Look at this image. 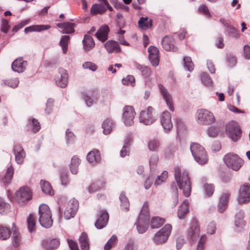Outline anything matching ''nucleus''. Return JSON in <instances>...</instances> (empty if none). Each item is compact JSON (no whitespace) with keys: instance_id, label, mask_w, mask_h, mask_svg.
Segmentation results:
<instances>
[{"instance_id":"23","label":"nucleus","mask_w":250,"mask_h":250,"mask_svg":"<svg viewBox=\"0 0 250 250\" xmlns=\"http://www.w3.org/2000/svg\"><path fill=\"white\" fill-rule=\"evenodd\" d=\"M109 31V27L107 25H104L98 30L95 35L99 40L104 42L107 39Z\"/></svg>"},{"instance_id":"62","label":"nucleus","mask_w":250,"mask_h":250,"mask_svg":"<svg viewBox=\"0 0 250 250\" xmlns=\"http://www.w3.org/2000/svg\"><path fill=\"white\" fill-rule=\"evenodd\" d=\"M206 240V236L205 235H202L201 236L200 239L198 242L197 250H204V244Z\"/></svg>"},{"instance_id":"34","label":"nucleus","mask_w":250,"mask_h":250,"mask_svg":"<svg viewBox=\"0 0 250 250\" xmlns=\"http://www.w3.org/2000/svg\"><path fill=\"white\" fill-rule=\"evenodd\" d=\"M244 212L241 210L235 215V225L237 227L242 228L245 226L246 221L244 219Z\"/></svg>"},{"instance_id":"14","label":"nucleus","mask_w":250,"mask_h":250,"mask_svg":"<svg viewBox=\"0 0 250 250\" xmlns=\"http://www.w3.org/2000/svg\"><path fill=\"white\" fill-rule=\"evenodd\" d=\"M68 75L67 71L63 68L58 69V73L56 75L55 81L56 84L62 88L65 87L68 83Z\"/></svg>"},{"instance_id":"17","label":"nucleus","mask_w":250,"mask_h":250,"mask_svg":"<svg viewBox=\"0 0 250 250\" xmlns=\"http://www.w3.org/2000/svg\"><path fill=\"white\" fill-rule=\"evenodd\" d=\"M148 58L152 65L157 66L159 63V50L154 46L151 45L148 48Z\"/></svg>"},{"instance_id":"59","label":"nucleus","mask_w":250,"mask_h":250,"mask_svg":"<svg viewBox=\"0 0 250 250\" xmlns=\"http://www.w3.org/2000/svg\"><path fill=\"white\" fill-rule=\"evenodd\" d=\"M158 161V156L154 154L151 156L149 159V165L150 169H154Z\"/></svg>"},{"instance_id":"24","label":"nucleus","mask_w":250,"mask_h":250,"mask_svg":"<svg viewBox=\"0 0 250 250\" xmlns=\"http://www.w3.org/2000/svg\"><path fill=\"white\" fill-rule=\"evenodd\" d=\"M87 161L92 165H96L101 160L99 151L97 149H94L90 151L87 155Z\"/></svg>"},{"instance_id":"2","label":"nucleus","mask_w":250,"mask_h":250,"mask_svg":"<svg viewBox=\"0 0 250 250\" xmlns=\"http://www.w3.org/2000/svg\"><path fill=\"white\" fill-rule=\"evenodd\" d=\"M149 212L148 203H144L138 220L135 225L139 233H143L146 231L148 228V221L149 219Z\"/></svg>"},{"instance_id":"15","label":"nucleus","mask_w":250,"mask_h":250,"mask_svg":"<svg viewBox=\"0 0 250 250\" xmlns=\"http://www.w3.org/2000/svg\"><path fill=\"white\" fill-rule=\"evenodd\" d=\"M123 120L127 126L131 125L133 123L135 111L131 106H125L123 109Z\"/></svg>"},{"instance_id":"48","label":"nucleus","mask_w":250,"mask_h":250,"mask_svg":"<svg viewBox=\"0 0 250 250\" xmlns=\"http://www.w3.org/2000/svg\"><path fill=\"white\" fill-rule=\"evenodd\" d=\"M11 235L10 229L6 228L0 226V239L6 240Z\"/></svg>"},{"instance_id":"3","label":"nucleus","mask_w":250,"mask_h":250,"mask_svg":"<svg viewBox=\"0 0 250 250\" xmlns=\"http://www.w3.org/2000/svg\"><path fill=\"white\" fill-rule=\"evenodd\" d=\"M39 221L41 225L45 228H50L53 224L52 213L49 207L42 204L39 207Z\"/></svg>"},{"instance_id":"57","label":"nucleus","mask_w":250,"mask_h":250,"mask_svg":"<svg viewBox=\"0 0 250 250\" xmlns=\"http://www.w3.org/2000/svg\"><path fill=\"white\" fill-rule=\"evenodd\" d=\"M204 189L206 191V195L208 196H210L212 195L214 191V187L213 185L210 184H205Z\"/></svg>"},{"instance_id":"43","label":"nucleus","mask_w":250,"mask_h":250,"mask_svg":"<svg viewBox=\"0 0 250 250\" xmlns=\"http://www.w3.org/2000/svg\"><path fill=\"white\" fill-rule=\"evenodd\" d=\"M113 122L110 119L105 120L103 124L102 128H103V132L104 134H108L112 129Z\"/></svg>"},{"instance_id":"31","label":"nucleus","mask_w":250,"mask_h":250,"mask_svg":"<svg viewBox=\"0 0 250 250\" xmlns=\"http://www.w3.org/2000/svg\"><path fill=\"white\" fill-rule=\"evenodd\" d=\"M229 194L224 193L221 196L218 206V209L219 212H223L227 208Z\"/></svg>"},{"instance_id":"22","label":"nucleus","mask_w":250,"mask_h":250,"mask_svg":"<svg viewBox=\"0 0 250 250\" xmlns=\"http://www.w3.org/2000/svg\"><path fill=\"white\" fill-rule=\"evenodd\" d=\"M108 219V214L105 211H103L95 222V226L98 229H102L106 226Z\"/></svg>"},{"instance_id":"13","label":"nucleus","mask_w":250,"mask_h":250,"mask_svg":"<svg viewBox=\"0 0 250 250\" xmlns=\"http://www.w3.org/2000/svg\"><path fill=\"white\" fill-rule=\"evenodd\" d=\"M158 86L159 92L163 99L166 102V103L169 110L171 111H173L174 110V108L173 104V99L171 94L167 89L162 84L159 83L158 84Z\"/></svg>"},{"instance_id":"4","label":"nucleus","mask_w":250,"mask_h":250,"mask_svg":"<svg viewBox=\"0 0 250 250\" xmlns=\"http://www.w3.org/2000/svg\"><path fill=\"white\" fill-rule=\"evenodd\" d=\"M190 151L195 160L200 165L206 164L208 157L205 148L199 144L193 143L190 145Z\"/></svg>"},{"instance_id":"51","label":"nucleus","mask_w":250,"mask_h":250,"mask_svg":"<svg viewBox=\"0 0 250 250\" xmlns=\"http://www.w3.org/2000/svg\"><path fill=\"white\" fill-rule=\"evenodd\" d=\"M135 79L132 75H127L125 78L123 79L122 83L124 85H130L132 86H134Z\"/></svg>"},{"instance_id":"46","label":"nucleus","mask_w":250,"mask_h":250,"mask_svg":"<svg viewBox=\"0 0 250 250\" xmlns=\"http://www.w3.org/2000/svg\"><path fill=\"white\" fill-rule=\"evenodd\" d=\"M27 228L29 232L36 230L35 218L33 214H30L27 219Z\"/></svg>"},{"instance_id":"55","label":"nucleus","mask_w":250,"mask_h":250,"mask_svg":"<svg viewBox=\"0 0 250 250\" xmlns=\"http://www.w3.org/2000/svg\"><path fill=\"white\" fill-rule=\"evenodd\" d=\"M66 143L69 145L72 144L75 142V136L73 133L67 129L66 131Z\"/></svg>"},{"instance_id":"52","label":"nucleus","mask_w":250,"mask_h":250,"mask_svg":"<svg viewBox=\"0 0 250 250\" xmlns=\"http://www.w3.org/2000/svg\"><path fill=\"white\" fill-rule=\"evenodd\" d=\"M201 80L203 83L207 86H210L212 81L207 73H202L201 74Z\"/></svg>"},{"instance_id":"33","label":"nucleus","mask_w":250,"mask_h":250,"mask_svg":"<svg viewBox=\"0 0 250 250\" xmlns=\"http://www.w3.org/2000/svg\"><path fill=\"white\" fill-rule=\"evenodd\" d=\"M83 44L84 49L85 51H89L94 47L95 42L93 39L88 35H85L83 41Z\"/></svg>"},{"instance_id":"8","label":"nucleus","mask_w":250,"mask_h":250,"mask_svg":"<svg viewBox=\"0 0 250 250\" xmlns=\"http://www.w3.org/2000/svg\"><path fill=\"white\" fill-rule=\"evenodd\" d=\"M171 229V225L169 224H166L155 234L153 238L154 242L158 244L166 242L170 235Z\"/></svg>"},{"instance_id":"7","label":"nucleus","mask_w":250,"mask_h":250,"mask_svg":"<svg viewBox=\"0 0 250 250\" xmlns=\"http://www.w3.org/2000/svg\"><path fill=\"white\" fill-rule=\"evenodd\" d=\"M157 118V114L151 106L142 110L140 114V121L146 125H150L154 122Z\"/></svg>"},{"instance_id":"56","label":"nucleus","mask_w":250,"mask_h":250,"mask_svg":"<svg viewBox=\"0 0 250 250\" xmlns=\"http://www.w3.org/2000/svg\"><path fill=\"white\" fill-rule=\"evenodd\" d=\"M148 146L150 150L156 151L160 146V143L158 140H152L149 141Z\"/></svg>"},{"instance_id":"58","label":"nucleus","mask_w":250,"mask_h":250,"mask_svg":"<svg viewBox=\"0 0 250 250\" xmlns=\"http://www.w3.org/2000/svg\"><path fill=\"white\" fill-rule=\"evenodd\" d=\"M83 97L87 106L90 107L94 104V100L87 93H83Z\"/></svg>"},{"instance_id":"61","label":"nucleus","mask_w":250,"mask_h":250,"mask_svg":"<svg viewBox=\"0 0 250 250\" xmlns=\"http://www.w3.org/2000/svg\"><path fill=\"white\" fill-rule=\"evenodd\" d=\"M53 104L54 100L52 99H49L46 102V107L45 109V112L46 114H49L51 112L53 107Z\"/></svg>"},{"instance_id":"16","label":"nucleus","mask_w":250,"mask_h":250,"mask_svg":"<svg viewBox=\"0 0 250 250\" xmlns=\"http://www.w3.org/2000/svg\"><path fill=\"white\" fill-rule=\"evenodd\" d=\"M238 200L240 204L247 203L250 201V185L246 184L241 187Z\"/></svg>"},{"instance_id":"32","label":"nucleus","mask_w":250,"mask_h":250,"mask_svg":"<svg viewBox=\"0 0 250 250\" xmlns=\"http://www.w3.org/2000/svg\"><path fill=\"white\" fill-rule=\"evenodd\" d=\"M12 230L13 231V235L12 236V244L15 247H18L21 242V236L20 233L17 230L14 223H13Z\"/></svg>"},{"instance_id":"30","label":"nucleus","mask_w":250,"mask_h":250,"mask_svg":"<svg viewBox=\"0 0 250 250\" xmlns=\"http://www.w3.org/2000/svg\"><path fill=\"white\" fill-rule=\"evenodd\" d=\"M139 27L144 30H146L151 28L152 26V21L147 17H141L138 22Z\"/></svg>"},{"instance_id":"49","label":"nucleus","mask_w":250,"mask_h":250,"mask_svg":"<svg viewBox=\"0 0 250 250\" xmlns=\"http://www.w3.org/2000/svg\"><path fill=\"white\" fill-rule=\"evenodd\" d=\"M184 62V67L189 71L191 72L193 70L194 64L192 62L191 59L189 57H186L183 59Z\"/></svg>"},{"instance_id":"63","label":"nucleus","mask_w":250,"mask_h":250,"mask_svg":"<svg viewBox=\"0 0 250 250\" xmlns=\"http://www.w3.org/2000/svg\"><path fill=\"white\" fill-rule=\"evenodd\" d=\"M83 66L84 68L89 69L92 71H94L97 69L96 65L91 62H85L83 64Z\"/></svg>"},{"instance_id":"38","label":"nucleus","mask_w":250,"mask_h":250,"mask_svg":"<svg viewBox=\"0 0 250 250\" xmlns=\"http://www.w3.org/2000/svg\"><path fill=\"white\" fill-rule=\"evenodd\" d=\"M135 67L140 70L142 74L146 78L148 77L151 74V71L148 67L141 65L138 62H135L134 63Z\"/></svg>"},{"instance_id":"42","label":"nucleus","mask_w":250,"mask_h":250,"mask_svg":"<svg viewBox=\"0 0 250 250\" xmlns=\"http://www.w3.org/2000/svg\"><path fill=\"white\" fill-rule=\"evenodd\" d=\"M225 26L226 27L225 32L228 35L235 38L239 37L238 31L234 27L229 25V24H225Z\"/></svg>"},{"instance_id":"53","label":"nucleus","mask_w":250,"mask_h":250,"mask_svg":"<svg viewBox=\"0 0 250 250\" xmlns=\"http://www.w3.org/2000/svg\"><path fill=\"white\" fill-rule=\"evenodd\" d=\"M168 176V172L164 171L161 175L158 176L155 182V185L158 186L161 185L163 182H165Z\"/></svg>"},{"instance_id":"39","label":"nucleus","mask_w":250,"mask_h":250,"mask_svg":"<svg viewBox=\"0 0 250 250\" xmlns=\"http://www.w3.org/2000/svg\"><path fill=\"white\" fill-rule=\"evenodd\" d=\"M41 186L42 192L45 194L49 195H53L54 194V191L52 188L50 183L48 182L41 180Z\"/></svg>"},{"instance_id":"36","label":"nucleus","mask_w":250,"mask_h":250,"mask_svg":"<svg viewBox=\"0 0 250 250\" xmlns=\"http://www.w3.org/2000/svg\"><path fill=\"white\" fill-rule=\"evenodd\" d=\"M188 202L187 201H185L178 209L177 212L178 217L180 219H183L185 215L188 213Z\"/></svg>"},{"instance_id":"18","label":"nucleus","mask_w":250,"mask_h":250,"mask_svg":"<svg viewBox=\"0 0 250 250\" xmlns=\"http://www.w3.org/2000/svg\"><path fill=\"white\" fill-rule=\"evenodd\" d=\"M13 151L16 163L19 165H22L26 157V153L23 147L20 145H15Z\"/></svg>"},{"instance_id":"29","label":"nucleus","mask_w":250,"mask_h":250,"mask_svg":"<svg viewBox=\"0 0 250 250\" xmlns=\"http://www.w3.org/2000/svg\"><path fill=\"white\" fill-rule=\"evenodd\" d=\"M223 126L221 125H217L209 127L208 130L209 136L215 137L223 132Z\"/></svg>"},{"instance_id":"9","label":"nucleus","mask_w":250,"mask_h":250,"mask_svg":"<svg viewBox=\"0 0 250 250\" xmlns=\"http://www.w3.org/2000/svg\"><path fill=\"white\" fill-rule=\"evenodd\" d=\"M226 132L233 141H237L239 139L242 133L239 125L234 121L226 124Z\"/></svg>"},{"instance_id":"20","label":"nucleus","mask_w":250,"mask_h":250,"mask_svg":"<svg viewBox=\"0 0 250 250\" xmlns=\"http://www.w3.org/2000/svg\"><path fill=\"white\" fill-rule=\"evenodd\" d=\"M200 234V228L196 222L192 224L190 229L188 232V237L191 241H194L198 238Z\"/></svg>"},{"instance_id":"60","label":"nucleus","mask_w":250,"mask_h":250,"mask_svg":"<svg viewBox=\"0 0 250 250\" xmlns=\"http://www.w3.org/2000/svg\"><path fill=\"white\" fill-rule=\"evenodd\" d=\"M198 10L200 12H202L203 14L206 16L208 17H211V14L209 12V11L208 8V7L204 4L201 5L199 8Z\"/></svg>"},{"instance_id":"40","label":"nucleus","mask_w":250,"mask_h":250,"mask_svg":"<svg viewBox=\"0 0 250 250\" xmlns=\"http://www.w3.org/2000/svg\"><path fill=\"white\" fill-rule=\"evenodd\" d=\"M106 10L105 7L100 4H94L92 5L90 13L91 15H95L97 14H103Z\"/></svg>"},{"instance_id":"54","label":"nucleus","mask_w":250,"mask_h":250,"mask_svg":"<svg viewBox=\"0 0 250 250\" xmlns=\"http://www.w3.org/2000/svg\"><path fill=\"white\" fill-rule=\"evenodd\" d=\"M9 204L5 203L3 199L0 198V213H6L9 209Z\"/></svg>"},{"instance_id":"12","label":"nucleus","mask_w":250,"mask_h":250,"mask_svg":"<svg viewBox=\"0 0 250 250\" xmlns=\"http://www.w3.org/2000/svg\"><path fill=\"white\" fill-rule=\"evenodd\" d=\"M161 124L165 133H169L173 127L171 116L167 111H165L160 115Z\"/></svg>"},{"instance_id":"10","label":"nucleus","mask_w":250,"mask_h":250,"mask_svg":"<svg viewBox=\"0 0 250 250\" xmlns=\"http://www.w3.org/2000/svg\"><path fill=\"white\" fill-rule=\"evenodd\" d=\"M15 200L19 203L23 205L31 198V193L27 187L21 188L15 193Z\"/></svg>"},{"instance_id":"1","label":"nucleus","mask_w":250,"mask_h":250,"mask_svg":"<svg viewBox=\"0 0 250 250\" xmlns=\"http://www.w3.org/2000/svg\"><path fill=\"white\" fill-rule=\"evenodd\" d=\"M174 176L179 188L183 190L186 197H188L190 194L191 186L188 172L176 167L175 168Z\"/></svg>"},{"instance_id":"44","label":"nucleus","mask_w":250,"mask_h":250,"mask_svg":"<svg viewBox=\"0 0 250 250\" xmlns=\"http://www.w3.org/2000/svg\"><path fill=\"white\" fill-rule=\"evenodd\" d=\"M165 222V219L159 217H153L150 221V226L152 229L160 227Z\"/></svg>"},{"instance_id":"41","label":"nucleus","mask_w":250,"mask_h":250,"mask_svg":"<svg viewBox=\"0 0 250 250\" xmlns=\"http://www.w3.org/2000/svg\"><path fill=\"white\" fill-rule=\"evenodd\" d=\"M119 199L122 209L125 211H128L129 208V202L124 192L121 193Z\"/></svg>"},{"instance_id":"25","label":"nucleus","mask_w":250,"mask_h":250,"mask_svg":"<svg viewBox=\"0 0 250 250\" xmlns=\"http://www.w3.org/2000/svg\"><path fill=\"white\" fill-rule=\"evenodd\" d=\"M57 26L62 30V32L63 34H71L74 32V27L76 25L75 23L71 22L58 23Z\"/></svg>"},{"instance_id":"11","label":"nucleus","mask_w":250,"mask_h":250,"mask_svg":"<svg viewBox=\"0 0 250 250\" xmlns=\"http://www.w3.org/2000/svg\"><path fill=\"white\" fill-rule=\"evenodd\" d=\"M79 208L78 201L74 199L70 200L67 203V207L64 211L65 219L69 220L74 217Z\"/></svg>"},{"instance_id":"37","label":"nucleus","mask_w":250,"mask_h":250,"mask_svg":"<svg viewBox=\"0 0 250 250\" xmlns=\"http://www.w3.org/2000/svg\"><path fill=\"white\" fill-rule=\"evenodd\" d=\"M81 162L80 159L76 156H74L71 159L70 169L71 173L76 174L78 171V166Z\"/></svg>"},{"instance_id":"21","label":"nucleus","mask_w":250,"mask_h":250,"mask_svg":"<svg viewBox=\"0 0 250 250\" xmlns=\"http://www.w3.org/2000/svg\"><path fill=\"white\" fill-rule=\"evenodd\" d=\"M27 62L24 61L22 58L15 60L12 63V69L15 72L21 73L23 72L26 67Z\"/></svg>"},{"instance_id":"6","label":"nucleus","mask_w":250,"mask_h":250,"mask_svg":"<svg viewBox=\"0 0 250 250\" xmlns=\"http://www.w3.org/2000/svg\"><path fill=\"white\" fill-rule=\"evenodd\" d=\"M227 166L234 170L237 171L243 165V161L237 155L233 153H228L223 158Z\"/></svg>"},{"instance_id":"26","label":"nucleus","mask_w":250,"mask_h":250,"mask_svg":"<svg viewBox=\"0 0 250 250\" xmlns=\"http://www.w3.org/2000/svg\"><path fill=\"white\" fill-rule=\"evenodd\" d=\"M104 47L109 53H118L121 51V49L117 42L113 41H108L104 44Z\"/></svg>"},{"instance_id":"19","label":"nucleus","mask_w":250,"mask_h":250,"mask_svg":"<svg viewBox=\"0 0 250 250\" xmlns=\"http://www.w3.org/2000/svg\"><path fill=\"white\" fill-rule=\"evenodd\" d=\"M162 45L163 48L167 51L176 52L178 51V48L174 46V39L170 37H165L162 40Z\"/></svg>"},{"instance_id":"50","label":"nucleus","mask_w":250,"mask_h":250,"mask_svg":"<svg viewBox=\"0 0 250 250\" xmlns=\"http://www.w3.org/2000/svg\"><path fill=\"white\" fill-rule=\"evenodd\" d=\"M117 240V236L115 235H112L105 244L104 246V250H109L116 243Z\"/></svg>"},{"instance_id":"47","label":"nucleus","mask_w":250,"mask_h":250,"mask_svg":"<svg viewBox=\"0 0 250 250\" xmlns=\"http://www.w3.org/2000/svg\"><path fill=\"white\" fill-rule=\"evenodd\" d=\"M70 40L68 35H65L62 37L60 42V45L61 46L63 53L65 54L68 49V43Z\"/></svg>"},{"instance_id":"28","label":"nucleus","mask_w":250,"mask_h":250,"mask_svg":"<svg viewBox=\"0 0 250 250\" xmlns=\"http://www.w3.org/2000/svg\"><path fill=\"white\" fill-rule=\"evenodd\" d=\"M50 28L51 26L49 25H33L26 27L24 29V32L27 34L32 32H41Z\"/></svg>"},{"instance_id":"5","label":"nucleus","mask_w":250,"mask_h":250,"mask_svg":"<svg viewBox=\"0 0 250 250\" xmlns=\"http://www.w3.org/2000/svg\"><path fill=\"white\" fill-rule=\"evenodd\" d=\"M197 122L201 125H210L215 122V118L212 112L205 109H198L195 116Z\"/></svg>"},{"instance_id":"64","label":"nucleus","mask_w":250,"mask_h":250,"mask_svg":"<svg viewBox=\"0 0 250 250\" xmlns=\"http://www.w3.org/2000/svg\"><path fill=\"white\" fill-rule=\"evenodd\" d=\"M32 131L36 133L39 131L41 128L40 125L38 120L33 119L32 120Z\"/></svg>"},{"instance_id":"27","label":"nucleus","mask_w":250,"mask_h":250,"mask_svg":"<svg viewBox=\"0 0 250 250\" xmlns=\"http://www.w3.org/2000/svg\"><path fill=\"white\" fill-rule=\"evenodd\" d=\"M60 241L57 239H46L42 242V245L47 250H52L57 248L60 245Z\"/></svg>"},{"instance_id":"45","label":"nucleus","mask_w":250,"mask_h":250,"mask_svg":"<svg viewBox=\"0 0 250 250\" xmlns=\"http://www.w3.org/2000/svg\"><path fill=\"white\" fill-rule=\"evenodd\" d=\"M14 174V168L12 166L9 167L6 171L4 177L3 179V182L5 184H9L12 180Z\"/></svg>"},{"instance_id":"35","label":"nucleus","mask_w":250,"mask_h":250,"mask_svg":"<svg viewBox=\"0 0 250 250\" xmlns=\"http://www.w3.org/2000/svg\"><path fill=\"white\" fill-rule=\"evenodd\" d=\"M82 250H89V241L87 235L85 232H83L79 239Z\"/></svg>"}]
</instances>
